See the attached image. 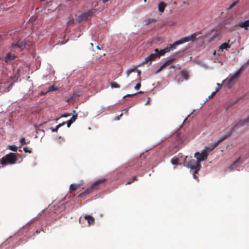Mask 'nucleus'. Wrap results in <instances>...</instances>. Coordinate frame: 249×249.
<instances>
[{"label":"nucleus","instance_id":"obj_1","mask_svg":"<svg viewBox=\"0 0 249 249\" xmlns=\"http://www.w3.org/2000/svg\"><path fill=\"white\" fill-rule=\"evenodd\" d=\"M196 33H195L194 35H192L191 36H188L182 38L181 39L175 42L172 44H169L168 46L164 48L163 49L164 50L165 53H168L170 51L175 49L176 47L179 44H181L184 42H188L190 40H194L196 38Z\"/></svg>","mask_w":249,"mask_h":249},{"label":"nucleus","instance_id":"obj_2","mask_svg":"<svg viewBox=\"0 0 249 249\" xmlns=\"http://www.w3.org/2000/svg\"><path fill=\"white\" fill-rule=\"evenodd\" d=\"M18 160V159L16 154L10 153L9 154L6 155L5 157L2 158L0 160V168L3 167L8 164H15Z\"/></svg>","mask_w":249,"mask_h":249},{"label":"nucleus","instance_id":"obj_3","mask_svg":"<svg viewBox=\"0 0 249 249\" xmlns=\"http://www.w3.org/2000/svg\"><path fill=\"white\" fill-rule=\"evenodd\" d=\"M155 53H152L146 57L144 60L142 62V63H141L139 66H142L146 64H150L152 61L155 60L156 58L163 56L166 53L163 49L160 50V51L158 49H155Z\"/></svg>","mask_w":249,"mask_h":249},{"label":"nucleus","instance_id":"obj_4","mask_svg":"<svg viewBox=\"0 0 249 249\" xmlns=\"http://www.w3.org/2000/svg\"><path fill=\"white\" fill-rule=\"evenodd\" d=\"M106 179L102 178L97 181H95L91 185L88 187L84 192L80 193L78 195V197H82L88 194H89L93 191L96 190L99 188L100 184L103 183Z\"/></svg>","mask_w":249,"mask_h":249},{"label":"nucleus","instance_id":"obj_5","mask_svg":"<svg viewBox=\"0 0 249 249\" xmlns=\"http://www.w3.org/2000/svg\"><path fill=\"white\" fill-rule=\"evenodd\" d=\"M211 147H207L201 153L199 152L195 153V157L196 158V160H194L195 165H200V162L205 160L207 158L208 153L210 152L209 151Z\"/></svg>","mask_w":249,"mask_h":249},{"label":"nucleus","instance_id":"obj_6","mask_svg":"<svg viewBox=\"0 0 249 249\" xmlns=\"http://www.w3.org/2000/svg\"><path fill=\"white\" fill-rule=\"evenodd\" d=\"M237 128V126H234L231 128L230 131L227 133L226 135L221 137L218 141H217L213 143L211 146V149L209 150V151H211L213 150L215 147H216L221 142L226 139L227 138L231 136L233 132Z\"/></svg>","mask_w":249,"mask_h":249},{"label":"nucleus","instance_id":"obj_7","mask_svg":"<svg viewBox=\"0 0 249 249\" xmlns=\"http://www.w3.org/2000/svg\"><path fill=\"white\" fill-rule=\"evenodd\" d=\"M245 68L244 66H242L232 76L230 77L228 80V84H232L234 80L239 77L241 73L244 71Z\"/></svg>","mask_w":249,"mask_h":249},{"label":"nucleus","instance_id":"obj_8","mask_svg":"<svg viewBox=\"0 0 249 249\" xmlns=\"http://www.w3.org/2000/svg\"><path fill=\"white\" fill-rule=\"evenodd\" d=\"M73 17H71V18L69 19L68 21V25H73L77 23H79L82 20H87L88 17H76V18L73 19Z\"/></svg>","mask_w":249,"mask_h":249},{"label":"nucleus","instance_id":"obj_9","mask_svg":"<svg viewBox=\"0 0 249 249\" xmlns=\"http://www.w3.org/2000/svg\"><path fill=\"white\" fill-rule=\"evenodd\" d=\"M200 165H193L191 164V169L192 170H194V172L193 173V178L197 181L198 180V178L196 176V174L198 173V172L200 170Z\"/></svg>","mask_w":249,"mask_h":249},{"label":"nucleus","instance_id":"obj_10","mask_svg":"<svg viewBox=\"0 0 249 249\" xmlns=\"http://www.w3.org/2000/svg\"><path fill=\"white\" fill-rule=\"evenodd\" d=\"M237 26L241 28H244L245 30H248L249 27V20H247L239 22Z\"/></svg>","mask_w":249,"mask_h":249},{"label":"nucleus","instance_id":"obj_11","mask_svg":"<svg viewBox=\"0 0 249 249\" xmlns=\"http://www.w3.org/2000/svg\"><path fill=\"white\" fill-rule=\"evenodd\" d=\"M26 42L23 40H19L16 44H13L12 47H18L20 51L22 50L25 47Z\"/></svg>","mask_w":249,"mask_h":249},{"label":"nucleus","instance_id":"obj_12","mask_svg":"<svg viewBox=\"0 0 249 249\" xmlns=\"http://www.w3.org/2000/svg\"><path fill=\"white\" fill-rule=\"evenodd\" d=\"M16 57V56L14 54H12L10 53H7L4 58L5 62L6 63H11Z\"/></svg>","mask_w":249,"mask_h":249},{"label":"nucleus","instance_id":"obj_13","mask_svg":"<svg viewBox=\"0 0 249 249\" xmlns=\"http://www.w3.org/2000/svg\"><path fill=\"white\" fill-rule=\"evenodd\" d=\"M249 123V117L245 120H240L238 121L234 126H237V128L239 127L242 126L246 124Z\"/></svg>","mask_w":249,"mask_h":249},{"label":"nucleus","instance_id":"obj_14","mask_svg":"<svg viewBox=\"0 0 249 249\" xmlns=\"http://www.w3.org/2000/svg\"><path fill=\"white\" fill-rule=\"evenodd\" d=\"M85 219L88 221L89 225H93L94 223V218L89 215H86L84 217Z\"/></svg>","mask_w":249,"mask_h":249},{"label":"nucleus","instance_id":"obj_15","mask_svg":"<svg viewBox=\"0 0 249 249\" xmlns=\"http://www.w3.org/2000/svg\"><path fill=\"white\" fill-rule=\"evenodd\" d=\"M166 6L167 4L164 2H160L158 5V9L160 12L161 13H163Z\"/></svg>","mask_w":249,"mask_h":249},{"label":"nucleus","instance_id":"obj_16","mask_svg":"<svg viewBox=\"0 0 249 249\" xmlns=\"http://www.w3.org/2000/svg\"><path fill=\"white\" fill-rule=\"evenodd\" d=\"M240 1V0H236L233 1L228 7L226 8V10L229 11L233 8Z\"/></svg>","mask_w":249,"mask_h":249},{"label":"nucleus","instance_id":"obj_17","mask_svg":"<svg viewBox=\"0 0 249 249\" xmlns=\"http://www.w3.org/2000/svg\"><path fill=\"white\" fill-rule=\"evenodd\" d=\"M231 47V45L229 44V43H224L220 45L219 48L221 51H223L224 49H228Z\"/></svg>","mask_w":249,"mask_h":249},{"label":"nucleus","instance_id":"obj_18","mask_svg":"<svg viewBox=\"0 0 249 249\" xmlns=\"http://www.w3.org/2000/svg\"><path fill=\"white\" fill-rule=\"evenodd\" d=\"M80 185L76 184H71L70 186V190L71 192L75 191L79 188Z\"/></svg>","mask_w":249,"mask_h":249},{"label":"nucleus","instance_id":"obj_19","mask_svg":"<svg viewBox=\"0 0 249 249\" xmlns=\"http://www.w3.org/2000/svg\"><path fill=\"white\" fill-rule=\"evenodd\" d=\"M181 76L185 80L188 79V73L185 71H182L180 72Z\"/></svg>","mask_w":249,"mask_h":249},{"label":"nucleus","instance_id":"obj_20","mask_svg":"<svg viewBox=\"0 0 249 249\" xmlns=\"http://www.w3.org/2000/svg\"><path fill=\"white\" fill-rule=\"evenodd\" d=\"M136 180H137V177L133 176L127 180V181L126 183V185H129Z\"/></svg>","mask_w":249,"mask_h":249},{"label":"nucleus","instance_id":"obj_21","mask_svg":"<svg viewBox=\"0 0 249 249\" xmlns=\"http://www.w3.org/2000/svg\"><path fill=\"white\" fill-rule=\"evenodd\" d=\"M64 125V123L59 124L56 125L55 128L51 127L50 129L52 130V132H57L58 131V128L63 126Z\"/></svg>","mask_w":249,"mask_h":249},{"label":"nucleus","instance_id":"obj_22","mask_svg":"<svg viewBox=\"0 0 249 249\" xmlns=\"http://www.w3.org/2000/svg\"><path fill=\"white\" fill-rule=\"evenodd\" d=\"M142 93H143V92L140 91L139 92H136L134 94H127V95L124 96L123 98H124L125 97H132L137 95L138 94H142Z\"/></svg>","mask_w":249,"mask_h":249},{"label":"nucleus","instance_id":"obj_23","mask_svg":"<svg viewBox=\"0 0 249 249\" xmlns=\"http://www.w3.org/2000/svg\"><path fill=\"white\" fill-rule=\"evenodd\" d=\"M171 162L174 165H177L179 163L178 158L175 157L171 160Z\"/></svg>","mask_w":249,"mask_h":249},{"label":"nucleus","instance_id":"obj_24","mask_svg":"<svg viewBox=\"0 0 249 249\" xmlns=\"http://www.w3.org/2000/svg\"><path fill=\"white\" fill-rule=\"evenodd\" d=\"M57 89H58V88L57 87L53 85V86H51L49 87L48 91L51 92L53 91H56Z\"/></svg>","mask_w":249,"mask_h":249},{"label":"nucleus","instance_id":"obj_25","mask_svg":"<svg viewBox=\"0 0 249 249\" xmlns=\"http://www.w3.org/2000/svg\"><path fill=\"white\" fill-rule=\"evenodd\" d=\"M220 33L219 32H215L210 38V41L213 40L215 38L220 36Z\"/></svg>","mask_w":249,"mask_h":249},{"label":"nucleus","instance_id":"obj_26","mask_svg":"<svg viewBox=\"0 0 249 249\" xmlns=\"http://www.w3.org/2000/svg\"><path fill=\"white\" fill-rule=\"evenodd\" d=\"M93 10L91 9V10L88 11V12H87L86 13H82L80 16H91L93 14Z\"/></svg>","mask_w":249,"mask_h":249},{"label":"nucleus","instance_id":"obj_27","mask_svg":"<svg viewBox=\"0 0 249 249\" xmlns=\"http://www.w3.org/2000/svg\"><path fill=\"white\" fill-rule=\"evenodd\" d=\"M110 86L112 88H119L120 87V86L116 82H111Z\"/></svg>","mask_w":249,"mask_h":249},{"label":"nucleus","instance_id":"obj_28","mask_svg":"<svg viewBox=\"0 0 249 249\" xmlns=\"http://www.w3.org/2000/svg\"><path fill=\"white\" fill-rule=\"evenodd\" d=\"M77 114H75V115H73L72 117L71 118V119L70 120V121L72 123H73V122H74L77 119Z\"/></svg>","mask_w":249,"mask_h":249},{"label":"nucleus","instance_id":"obj_29","mask_svg":"<svg viewBox=\"0 0 249 249\" xmlns=\"http://www.w3.org/2000/svg\"><path fill=\"white\" fill-rule=\"evenodd\" d=\"M9 149L13 151H17L18 148L15 145H10L9 146Z\"/></svg>","mask_w":249,"mask_h":249},{"label":"nucleus","instance_id":"obj_30","mask_svg":"<svg viewBox=\"0 0 249 249\" xmlns=\"http://www.w3.org/2000/svg\"><path fill=\"white\" fill-rule=\"evenodd\" d=\"M240 160V158H238L233 163V164L231 165L229 168L230 169V170H232L233 168V165H234V164H235L236 162H239Z\"/></svg>","mask_w":249,"mask_h":249},{"label":"nucleus","instance_id":"obj_31","mask_svg":"<svg viewBox=\"0 0 249 249\" xmlns=\"http://www.w3.org/2000/svg\"><path fill=\"white\" fill-rule=\"evenodd\" d=\"M135 70V68H133V69H130L129 70H128L126 72V76L127 77H128L130 75V74L134 71Z\"/></svg>","mask_w":249,"mask_h":249},{"label":"nucleus","instance_id":"obj_32","mask_svg":"<svg viewBox=\"0 0 249 249\" xmlns=\"http://www.w3.org/2000/svg\"><path fill=\"white\" fill-rule=\"evenodd\" d=\"M175 60H176V58H171L168 59L167 61V62L168 63V64L169 65L170 64H171V63L174 62Z\"/></svg>","mask_w":249,"mask_h":249},{"label":"nucleus","instance_id":"obj_33","mask_svg":"<svg viewBox=\"0 0 249 249\" xmlns=\"http://www.w3.org/2000/svg\"><path fill=\"white\" fill-rule=\"evenodd\" d=\"M63 123H64V125L65 124H67L68 127H70L72 124V123L70 120L66 122H64Z\"/></svg>","mask_w":249,"mask_h":249},{"label":"nucleus","instance_id":"obj_34","mask_svg":"<svg viewBox=\"0 0 249 249\" xmlns=\"http://www.w3.org/2000/svg\"><path fill=\"white\" fill-rule=\"evenodd\" d=\"M218 90L217 89L216 91L213 92L211 94V95L209 96L208 99L209 100V99H211L213 96H214Z\"/></svg>","mask_w":249,"mask_h":249},{"label":"nucleus","instance_id":"obj_35","mask_svg":"<svg viewBox=\"0 0 249 249\" xmlns=\"http://www.w3.org/2000/svg\"><path fill=\"white\" fill-rule=\"evenodd\" d=\"M71 115V113H64L61 115V117H67L70 116Z\"/></svg>","mask_w":249,"mask_h":249},{"label":"nucleus","instance_id":"obj_36","mask_svg":"<svg viewBox=\"0 0 249 249\" xmlns=\"http://www.w3.org/2000/svg\"><path fill=\"white\" fill-rule=\"evenodd\" d=\"M80 94H79L78 93H76L75 92H74L72 96V97H71V98H76V97L77 96H80Z\"/></svg>","mask_w":249,"mask_h":249},{"label":"nucleus","instance_id":"obj_37","mask_svg":"<svg viewBox=\"0 0 249 249\" xmlns=\"http://www.w3.org/2000/svg\"><path fill=\"white\" fill-rule=\"evenodd\" d=\"M169 66V64H168V63L167 62V61H166L163 64H162L161 66V68H162L163 69H164V68H165L167 66Z\"/></svg>","mask_w":249,"mask_h":249},{"label":"nucleus","instance_id":"obj_38","mask_svg":"<svg viewBox=\"0 0 249 249\" xmlns=\"http://www.w3.org/2000/svg\"><path fill=\"white\" fill-rule=\"evenodd\" d=\"M141 83H137V84H136V86H135V89H140V88H141Z\"/></svg>","mask_w":249,"mask_h":249},{"label":"nucleus","instance_id":"obj_39","mask_svg":"<svg viewBox=\"0 0 249 249\" xmlns=\"http://www.w3.org/2000/svg\"><path fill=\"white\" fill-rule=\"evenodd\" d=\"M20 142L21 143L22 145L26 144L25 140L24 138H22L20 140Z\"/></svg>","mask_w":249,"mask_h":249},{"label":"nucleus","instance_id":"obj_40","mask_svg":"<svg viewBox=\"0 0 249 249\" xmlns=\"http://www.w3.org/2000/svg\"><path fill=\"white\" fill-rule=\"evenodd\" d=\"M23 150H24V152H26V153L28 152V153H31L32 152L31 150H29L27 147H24V148H23Z\"/></svg>","mask_w":249,"mask_h":249},{"label":"nucleus","instance_id":"obj_41","mask_svg":"<svg viewBox=\"0 0 249 249\" xmlns=\"http://www.w3.org/2000/svg\"><path fill=\"white\" fill-rule=\"evenodd\" d=\"M154 19L153 18L149 19L147 21H146V24L147 25V24H149L150 23H151V22L154 21Z\"/></svg>","mask_w":249,"mask_h":249},{"label":"nucleus","instance_id":"obj_42","mask_svg":"<svg viewBox=\"0 0 249 249\" xmlns=\"http://www.w3.org/2000/svg\"><path fill=\"white\" fill-rule=\"evenodd\" d=\"M194 160H192L191 161H190V163H189V166L191 168V164H193V165H194L195 164V162H194Z\"/></svg>","mask_w":249,"mask_h":249},{"label":"nucleus","instance_id":"obj_43","mask_svg":"<svg viewBox=\"0 0 249 249\" xmlns=\"http://www.w3.org/2000/svg\"><path fill=\"white\" fill-rule=\"evenodd\" d=\"M163 70L162 68H161V66H160L159 69L156 71V73H158L160 72V71H161Z\"/></svg>","mask_w":249,"mask_h":249},{"label":"nucleus","instance_id":"obj_44","mask_svg":"<svg viewBox=\"0 0 249 249\" xmlns=\"http://www.w3.org/2000/svg\"><path fill=\"white\" fill-rule=\"evenodd\" d=\"M175 68H176V66L174 65H172L170 67V69H175Z\"/></svg>","mask_w":249,"mask_h":249},{"label":"nucleus","instance_id":"obj_45","mask_svg":"<svg viewBox=\"0 0 249 249\" xmlns=\"http://www.w3.org/2000/svg\"><path fill=\"white\" fill-rule=\"evenodd\" d=\"M149 103V98H148V100L146 102L145 105H147Z\"/></svg>","mask_w":249,"mask_h":249},{"label":"nucleus","instance_id":"obj_46","mask_svg":"<svg viewBox=\"0 0 249 249\" xmlns=\"http://www.w3.org/2000/svg\"><path fill=\"white\" fill-rule=\"evenodd\" d=\"M103 3H106L109 1V0H102Z\"/></svg>","mask_w":249,"mask_h":249},{"label":"nucleus","instance_id":"obj_47","mask_svg":"<svg viewBox=\"0 0 249 249\" xmlns=\"http://www.w3.org/2000/svg\"><path fill=\"white\" fill-rule=\"evenodd\" d=\"M97 48L99 50H101L102 48H101L99 46H97Z\"/></svg>","mask_w":249,"mask_h":249},{"label":"nucleus","instance_id":"obj_48","mask_svg":"<svg viewBox=\"0 0 249 249\" xmlns=\"http://www.w3.org/2000/svg\"><path fill=\"white\" fill-rule=\"evenodd\" d=\"M36 233L37 234L39 233H40V231H38V230H36Z\"/></svg>","mask_w":249,"mask_h":249},{"label":"nucleus","instance_id":"obj_49","mask_svg":"<svg viewBox=\"0 0 249 249\" xmlns=\"http://www.w3.org/2000/svg\"><path fill=\"white\" fill-rule=\"evenodd\" d=\"M247 64H249V59L248 60L247 62Z\"/></svg>","mask_w":249,"mask_h":249},{"label":"nucleus","instance_id":"obj_50","mask_svg":"<svg viewBox=\"0 0 249 249\" xmlns=\"http://www.w3.org/2000/svg\"><path fill=\"white\" fill-rule=\"evenodd\" d=\"M73 113H76V111L75 110H73Z\"/></svg>","mask_w":249,"mask_h":249},{"label":"nucleus","instance_id":"obj_51","mask_svg":"<svg viewBox=\"0 0 249 249\" xmlns=\"http://www.w3.org/2000/svg\"><path fill=\"white\" fill-rule=\"evenodd\" d=\"M140 72H141V71H138V73L139 75L140 74Z\"/></svg>","mask_w":249,"mask_h":249},{"label":"nucleus","instance_id":"obj_52","mask_svg":"<svg viewBox=\"0 0 249 249\" xmlns=\"http://www.w3.org/2000/svg\"><path fill=\"white\" fill-rule=\"evenodd\" d=\"M128 110V108H127V109H126V111H127Z\"/></svg>","mask_w":249,"mask_h":249},{"label":"nucleus","instance_id":"obj_53","mask_svg":"<svg viewBox=\"0 0 249 249\" xmlns=\"http://www.w3.org/2000/svg\"><path fill=\"white\" fill-rule=\"evenodd\" d=\"M144 1L145 2H146V0H144Z\"/></svg>","mask_w":249,"mask_h":249}]
</instances>
